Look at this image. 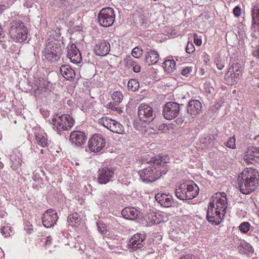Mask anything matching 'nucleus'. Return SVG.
Wrapping results in <instances>:
<instances>
[{"label": "nucleus", "mask_w": 259, "mask_h": 259, "mask_svg": "<svg viewBox=\"0 0 259 259\" xmlns=\"http://www.w3.org/2000/svg\"><path fill=\"white\" fill-rule=\"evenodd\" d=\"M169 158L158 156L150 160L148 158L142 159V163H149L151 166L144 168L138 172L140 179L144 182L151 183L157 181L167 171V163Z\"/></svg>", "instance_id": "f257e3e1"}, {"label": "nucleus", "mask_w": 259, "mask_h": 259, "mask_svg": "<svg viewBox=\"0 0 259 259\" xmlns=\"http://www.w3.org/2000/svg\"><path fill=\"white\" fill-rule=\"evenodd\" d=\"M258 177L259 174L256 169L248 168L244 170L238 178L240 192L248 194L254 191L258 186Z\"/></svg>", "instance_id": "f03ea898"}, {"label": "nucleus", "mask_w": 259, "mask_h": 259, "mask_svg": "<svg viewBox=\"0 0 259 259\" xmlns=\"http://www.w3.org/2000/svg\"><path fill=\"white\" fill-rule=\"evenodd\" d=\"M28 30L24 22L18 19L13 20L9 24V33L16 42H24L27 38Z\"/></svg>", "instance_id": "7ed1b4c3"}, {"label": "nucleus", "mask_w": 259, "mask_h": 259, "mask_svg": "<svg viewBox=\"0 0 259 259\" xmlns=\"http://www.w3.org/2000/svg\"><path fill=\"white\" fill-rule=\"evenodd\" d=\"M74 123L73 119L68 114L55 115L52 120L53 130L60 135L62 132L70 130Z\"/></svg>", "instance_id": "20e7f679"}, {"label": "nucleus", "mask_w": 259, "mask_h": 259, "mask_svg": "<svg viewBox=\"0 0 259 259\" xmlns=\"http://www.w3.org/2000/svg\"><path fill=\"white\" fill-rule=\"evenodd\" d=\"M198 192L199 188L196 184L183 183L176 189L175 194L179 199L184 200L195 198Z\"/></svg>", "instance_id": "39448f33"}, {"label": "nucleus", "mask_w": 259, "mask_h": 259, "mask_svg": "<svg viewBox=\"0 0 259 259\" xmlns=\"http://www.w3.org/2000/svg\"><path fill=\"white\" fill-rule=\"evenodd\" d=\"M42 53L45 59L51 62H56L61 57V46L56 41H49L47 44Z\"/></svg>", "instance_id": "423d86ee"}, {"label": "nucleus", "mask_w": 259, "mask_h": 259, "mask_svg": "<svg viewBox=\"0 0 259 259\" xmlns=\"http://www.w3.org/2000/svg\"><path fill=\"white\" fill-rule=\"evenodd\" d=\"M114 10L110 7L102 9L98 15V21L99 24L104 27L111 26L115 20Z\"/></svg>", "instance_id": "0eeeda50"}, {"label": "nucleus", "mask_w": 259, "mask_h": 259, "mask_svg": "<svg viewBox=\"0 0 259 259\" xmlns=\"http://www.w3.org/2000/svg\"><path fill=\"white\" fill-rule=\"evenodd\" d=\"M242 71V68L240 64L237 62L233 63L224 76L226 83L230 85L237 83Z\"/></svg>", "instance_id": "6e6552de"}, {"label": "nucleus", "mask_w": 259, "mask_h": 259, "mask_svg": "<svg viewBox=\"0 0 259 259\" xmlns=\"http://www.w3.org/2000/svg\"><path fill=\"white\" fill-rule=\"evenodd\" d=\"M214 202L213 201L209 202L208 205V209L206 213V219L208 222L212 225H219L225 216L224 213L222 214L219 209H214Z\"/></svg>", "instance_id": "1a4fd4ad"}, {"label": "nucleus", "mask_w": 259, "mask_h": 259, "mask_svg": "<svg viewBox=\"0 0 259 259\" xmlns=\"http://www.w3.org/2000/svg\"><path fill=\"white\" fill-rule=\"evenodd\" d=\"M138 116L140 120L144 122L152 121L155 118V112L153 108L145 104H141L138 107Z\"/></svg>", "instance_id": "9d476101"}, {"label": "nucleus", "mask_w": 259, "mask_h": 259, "mask_svg": "<svg viewBox=\"0 0 259 259\" xmlns=\"http://www.w3.org/2000/svg\"><path fill=\"white\" fill-rule=\"evenodd\" d=\"M180 105L175 102H167L163 109V115L164 117L170 120L176 117L180 111Z\"/></svg>", "instance_id": "9b49d317"}, {"label": "nucleus", "mask_w": 259, "mask_h": 259, "mask_svg": "<svg viewBox=\"0 0 259 259\" xmlns=\"http://www.w3.org/2000/svg\"><path fill=\"white\" fill-rule=\"evenodd\" d=\"M99 123L110 131L115 133L121 134H122L124 131L123 125L119 122L107 117L100 118L99 120Z\"/></svg>", "instance_id": "f8f14e48"}, {"label": "nucleus", "mask_w": 259, "mask_h": 259, "mask_svg": "<svg viewBox=\"0 0 259 259\" xmlns=\"http://www.w3.org/2000/svg\"><path fill=\"white\" fill-rule=\"evenodd\" d=\"M106 140L101 134H95L90 139L88 145L90 150L94 152H99L104 148Z\"/></svg>", "instance_id": "ddd939ff"}, {"label": "nucleus", "mask_w": 259, "mask_h": 259, "mask_svg": "<svg viewBox=\"0 0 259 259\" xmlns=\"http://www.w3.org/2000/svg\"><path fill=\"white\" fill-rule=\"evenodd\" d=\"M58 219L56 211L53 209H49L44 213L41 221L43 225L48 228L54 226Z\"/></svg>", "instance_id": "4468645a"}, {"label": "nucleus", "mask_w": 259, "mask_h": 259, "mask_svg": "<svg viewBox=\"0 0 259 259\" xmlns=\"http://www.w3.org/2000/svg\"><path fill=\"white\" fill-rule=\"evenodd\" d=\"M114 175V169L112 167H104L99 169L98 172V182L100 184H106L112 181Z\"/></svg>", "instance_id": "2eb2a0df"}, {"label": "nucleus", "mask_w": 259, "mask_h": 259, "mask_svg": "<svg viewBox=\"0 0 259 259\" xmlns=\"http://www.w3.org/2000/svg\"><path fill=\"white\" fill-rule=\"evenodd\" d=\"M202 103L198 100H191L187 106V115L189 117L194 118L202 113Z\"/></svg>", "instance_id": "dca6fc26"}, {"label": "nucleus", "mask_w": 259, "mask_h": 259, "mask_svg": "<svg viewBox=\"0 0 259 259\" xmlns=\"http://www.w3.org/2000/svg\"><path fill=\"white\" fill-rule=\"evenodd\" d=\"M67 56L74 64H79L82 61V57L79 50L74 44H69L67 47Z\"/></svg>", "instance_id": "f3484780"}, {"label": "nucleus", "mask_w": 259, "mask_h": 259, "mask_svg": "<svg viewBox=\"0 0 259 259\" xmlns=\"http://www.w3.org/2000/svg\"><path fill=\"white\" fill-rule=\"evenodd\" d=\"M87 139L85 134L82 132L73 131L70 136V141L74 145L80 146L84 144Z\"/></svg>", "instance_id": "a211bd4d"}, {"label": "nucleus", "mask_w": 259, "mask_h": 259, "mask_svg": "<svg viewBox=\"0 0 259 259\" xmlns=\"http://www.w3.org/2000/svg\"><path fill=\"white\" fill-rule=\"evenodd\" d=\"M110 50V44L106 40H102L97 44L94 51L96 55L104 56L107 55Z\"/></svg>", "instance_id": "6ab92c4d"}, {"label": "nucleus", "mask_w": 259, "mask_h": 259, "mask_svg": "<svg viewBox=\"0 0 259 259\" xmlns=\"http://www.w3.org/2000/svg\"><path fill=\"white\" fill-rule=\"evenodd\" d=\"M145 239L144 235L142 236L140 233H137L131 237V251L141 249L143 246L142 242Z\"/></svg>", "instance_id": "aec40b11"}, {"label": "nucleus", "mask_w": 259, "mask_h": 259, "mask_svg": "<svg viewBox=\"0 0 259 259\" xmlns=\"http://www.w3.org/2000/svg\"><path fill=\"white\" fill-rule=\"evenodd\" d=\"M216 198H219L217 200L215 203V209H219V210H222L225 213V211L227 208V199L226 194L224 193H217L215 194Z\"/></svg>", "instance_id": "412c9836"}, {"label": "nucleus", "mask_w": 259, "mask_h": 259, "mask_svg": "<svg viewBox=\"0 0 259 259\" xmlns=\"http://www.w3.org/2000/svg\"><path fill=\"white\" fill-rule=\"evenodd\" d=\"M60 72L62 76L67 80L72 79L75 75L74 70L68 65H62L60 68Z\"/></svg>", "instance_id": "4be33fe9"}, {"label": "nucleus", "mask_w": 259, "mask_h": 259, "mask_svg": "<svg viewBox=\"0 0 259 259\" xmlns=\"http://www.w3.org/2000/svg\"><path fill=\"white\" fill-rule=\"evenodd\" d=\"M10 159L12 162L11 167L14 169L18 168L22 162V154L17 150L14 151L13 154L10 155Z\"/></svg>", "instance_id": "5701e85b"}, {"label": "nucleus", "mask_w": 259, "mask_h": 259, "mask_svg": "<svg viewBox=\"0 0 259 259\" xmlns=\"http://www.w3.org/2000/svg\"><path fill=\"white\" fill-rule=\"evenodd\" d=\"M159 60L158 53L153 50L148 51L145 58V63L148 65L156 64Z\"/></svg>", "instance_id": "b1692460"}, {"label": "nucleus", "mask_w": 259, "mask_h": 259, "mask_svg": "<svg viewBox=\"0 0 259 259\" xmlns=\"http://www.w3.org/2000/svg\"><path fill=\"white\" fill-rule=\"evenodd\" d=\"M254 158H259V147H251L248 148L245 152V159L253 160Z\"/></svg>", "instance_id": "393cba45"}, {"label": "nucleus", "mask_w": 259, "mask_h": 259, "mask_svg": "<svg viewBox=\"0 0 259 259\" xmlns=\"http://www.w3.org/2000/svg\"><path fill=\"white\" fill-rule=\"evenodd\" d=\"M37 144L41 147H46L49 145L47 135L45 133H37L35 135Z\"/></svg>", "instance_id": "a878e982"}, {"label": "nucleus", "mask_w": 259, "mask_h": 259, "mask_svg": "<svg viewBox=\"0 0 259 259\" xmlns=\"http://www.w3.org/2000/svg\"><path fill=\"white\" fill-rule=\"evenodd\" d=\"M252 26L255 27L256 26L259 27V3L256 4L252 11Z\"/></svg>", "instance_id": "bb28decb"}, {"label": "nucleus", "mask_w": 259, "mask_h": 259, "mask_svg": "<svg viewBox=\"0 0 259 259\" xmlns=\"http://www.w3.org/2000/svg\"><path fill=\"white\" fill-rule=\"evenodd\" d=\"M80 219L77 213H74L69 215L67 218V221L70 225L73 227H76L79 225Z\"/></svg>", "instance_id": "cd10ccee"}, {"label": "nucleus", "mask_w": 259, "mask_h": 259, "mask_svg": "<svg viewBox=\"0 0 259 259\" xmlns=\"http://www.w3.org/2000/svg\"><path fill=\"white\" fill-rule=\"evenodd\" d=\"M163 66L165 71L171 73L175 69L176 62L173 59L167 60L163 62Z\"/></svg>", "instance_id": "c85d7f7f"}, {"label": "nucleus", "mask_w": 259, "mask_h": 259, "mask_svg": "<svg viewBox=\"0 0 259 259\" xmlns=\"http://www.w3.org/2000/svg\"><path fill=\"white\" fill-rule=\"evenodd\" d=\"M141 219V212L135 207H131V220L139 222Z\"/></svg>", "instance_id": "c756f323"}, {"label": "nucleus", "mask_w": 259, "mask_h": 259, "mask_svg": "<svg viewBox=\"0 0 259 259\" xmlns=\"http://www.w3.org/2000/svg\"><path fill=\"white\" fill-rule=\"evenodd\" d=\"M142 121L140 120H135L133 122V126L134 128L139 131L140 133H142L143 131H145V125H143V123L142 122Z\"/></svg>", "instance_id": "7c9ffc66"}, {"label": "nucleus", "mask_w": 259, "mask_h": 259, "mask_svg": "<svg viewBox=\"0 0 259 259\" xmlns=\"http://www.w3.org/2000/svg\"><path fill=\"white\" fill-rule=\"evenodd\" d=\"M111 98L114 102L119 104L122 100V95L120 92L115 91L112 94Z\"/></svg>", "instance_id": "2f4dec72"}, {"label": "nucleus", "mask_w": 259, "mask_h": 259, "mask_svg": "<svg viewBox=\"0 0 259 259\" xmlns=\"http://www.w3.org/2000/svg\"><path fill=\"white\" fill-rule=\"evenodd\" d=\"M240 251L243 252L244 253L247 254L248 253H252L253 252V249L252 247L249 244L245 243L240 247Z\"/></svg>", "instance_id": "473e14b6"}, {"label": "nucleus", "mask_w": 259, "mask_h": 259, "mask_svg": "<svg viewBox=\"0 0 259 259\" xmlns=\"http://www.w3.org/2000/svg\"><path fill=\"white\" fill-rule=\"evenodd\" d=\"M131 54L134 58H140L142 54V50L140 48L136 47L132 50Z\"/></svg>", "instance_id": "72a5a7b5"}, {"label": "nucleus", "mask_w": 259, "mask_h": 259, "mask_svg": "<svg viewBox=\"0 0 259 259\" xmlns=\"http://www.w3.org/2000/svg\"><path fill=\"white\" fill-rule=\"evenodd\" d=\"M167 196L166 195V197L164 198V201H162L161 205L162 206L168 207L172 206L174 203V200L171 196L169 197H167Z\"/></svg>", "instance_id": "f704fd0d"}, {"label": "nucleus", "mask_w": 259, "mask_h": 259, "mask_svg": "<svg viewBox=\"0 0 259 259\" xmlns=\"http://www.w3.org/2000/svg\"><path fill=\"white\" fill-rule=\"evenodd\" d=\"M235 138L234 137H230L228 141L225 142V145L228 148L234 149L236 148Z\"/></svg>", "instance_id": "c9c22d12"}, {"label": "nucleus", "mask_w": 259, "mask_h": 259, "mask_svg": "<svg viewBox=\"0 0 259 259\" xmlns=\"http://www.w3.org/2000/svg\"><path fill=\"white\" fill-rule=\"evenodd\" d=\"M250 224L247 222H243L242 223H241L239 228V229L240 230L243 232V233H247L249 229H250Z\"/></svg>", "instance_id": "e433bc0d"}, {"label": "nucleus", "mask_w": 259, "mask_h": 259, "mask_svg": "<svg viewBox=\"0 0 259 259\" xmlns=\"http://www.w3.org/2000/svg\"><path fill=\"white\" fill-rule=\"evenodd\" d=\"M10 232H12V230L10 227L7 226H3L1 228V233L5 237H7L10 235Z\"/></svg>", "instance_id": "4c0bfd02"}, {"label": "nucleus", "mask_w": 259, "mask_h": 259, "mask_svg": "<svg viewBox=\"0 0 259 259\" xmlns=\"http://www.w3.org/2000/svg\"><path fill=\"white\" fill-rule=\"evenodd\" d=\"M225 61V60L224 59H222L220 58H217L215 59V62L219 69L222 70L224 67Z\"/></svg>", "instance_id": "58836bf2"}, {"label": "nucleus", "mask_w": 259, "mask_h": 259, "mask_svg": "<svg viewBox=\"0 0 259 259\" xmlns=\"http://www.w3.org/2000/svg\"><path fill=\"white\" fill-rule=\"evenodd\" d=\"M131 90L137 91L139 88V82L136 79H131Z\"/></svg>", "instance_id": "ea45409f"}, {"label": "nucleus", "mask_w": 259, "mask_h": 259, "mask_svg": "<svg viewBox=\"0 0 259 259\" xmlns=\"http://www.w3.org/2000/svg\"><path fill=\"white\" fill-rule=\"evenodd\" d=\"M195 51V47L192 42H188L186 48V51L188 54H192Z\"/></svg>", "instance_id": "a19ab883"}, {"label": "nucleus", "mask_w": 259, "mask_h": 259, "mask_svg": "<svg viewBox=\"0 0 259 259\" xmlns=\"http://www.w3.org/2000/svg\"><path fill=\"white\" fill-rule=\"evenodd\" d=\"M165 194H157L155 195V199L157 202L161 204L162 201H164V198L166 197Z\"/></svg>", "instance_id": "79ce46f5"}, {"label": "nucleus", "mask_w": 259, "mask_h": 259, "mask_svg": "<svg viewBox=\"0 0 259 259\" xmlns=\"http://www.w3.org/2000/svg\"><path fill=\"white\" fill-rule=\"evenodd\" d=\"M128 210H130L129 207H126L123 209L121 211V214L122 217L126 219H130V214L128 213Z\"/></svg>", "instance_id": "37998d69"}, {"label": "nucleus", "mask_w": 259, "mask_h": 259, "mask_svg": "<svg viewBox=\"0 0 259 259\" xmlns=\"http://www.w3.org/2000/svg\"><path fill=\"white\" fill-rule=\"evenodd\" d=\"M5 38V33L4 31L3 26L0 23V43L4 41Z\"/></svg>", "instance_id": "c03bdc74"}, {"label": "nucleus", "mask_w": 259, "mask_h": 259, "mask_svg": "<svg viewBox=\"0 0 259 259\" xmlns=\"http://www.w3.org/2000/svg\"><path fill=\"white\" fill-rule=\"evenodd\" d=\"M194 38V42L197 46H199L202 44L201 39L198 37V35L197 33H194L193 34Z\"/></svg>", "instance_id": "a18cd8bd"}, {"label": "nucleus", "mask_w": 259, "mask_h": 259, "mask_svg": "<svg viewBox=\"0 0 259 259\" xmlns=\"http://www.w3.org/2000/svg\"><path fill=\"white\" fill-rule=\"evenodd\" d=\"M205 92H206V93H208L209 94H213L214 91V89L211 87H209L208 84H206L205 85Z\"/></svg>", "instance_id": "49530a36"}, {"label": "nucleus", "mask_w": 259, "mask_h": 259, "mask_svg": "<svg viewBox=\"0 0 259 259\" xmlns=\"http://www.w3.org/2000/svg\"><path fill=\"white\" fill-rule=\"evenodd\" d=\"M97 228L99 232L101 233L102 234H105V227L104 225L100 224L99 223H97Z\"/></svg>", "instance_id": "de8ad7c7"}, {"label": "nucleus", "mask_w": 259, "mask_h": 259, "mask_svg": "<svg viewBox=\"0 0 259 259\" xmlns=\"http://www.w3.org/2000/svg\"><path fill=\"white\" fill-rule=\"evenodd\" d=\"M252 55L259 59V44L255 48L252 52Z\"/></svg>", "instance_id": "09e8293b"}, {"label": "nucleus", "mask_w": 259, "mask_h": 259, "mask_svg": "<svg viewBox=\"0 0 259 259\" xmlns=\"http://www.w3.org/2000/svg\"><path fill=\"white\" fill-rule=\"evenodd\" d=\"M233 13L235 16L239 17L241 14V9L238 6L235 7L233 10Z\"/></svg>", "instance_id": "8fccbe9b"}, {"label": "nucleus", "mask_w": 259, "mask_h": 259, "mask_svg": "<svg viewBox=\"0 0 259 259\" xmlns=\"http://www.w3.org/2000/svg\"><path fill=\"white\" fill-rule=\"evenodd\" d=\"M118 104L113 101V102L109 103L108 106L109 108L112 109V110H117V108L116 106Z\"/></svg>", "instance_id": "3c124183"}, {"label": "nucleus", "mask_w": 259, "mask_h": 259, "mask_svg": "<svg viewBox=\"0 0 259 259\" xmlns=\"http://www.w3.org/2000/svg\"><path fill=\"white\" fill-rule=\"evenodd\" d=\"M190 70H192L191 68H189V67H187V68H184L182 70L181 74L183 75L186 76V75H188L190 73Z\"/></svg>", "instance_id": "603ef678"}, {"label": "nucleus", "mask_w": 259, "mask_h": 259, "mask_svg": "<svg viewBox=\"0 0 259 259\" xmlns=\"http://www.w3.org/2000/svg\"><path fill=\"white\" fill-rule=\"evenodd\" d=\"M167 129H168L167 125L164 123L160 124L158 127V130L159 131H164V130H166Z\"/></svg>", "instance_id": "864d4df0"}, {"label": "nucleus", "mask_w": 259, "mask_h": 259, "mask_svg": "<svg viewBox=\"0 0 259 259\" xmlns=\"http://www.w3.org/2000/svg\"><path fill=\"white\" fill-rule=\"evenodd\" d=\"M133 69L135 72L138 73L140 71L141 67L139 65H135L133 66Z\"/></svg>", "instance_id": "5fc2aeb1"}, {"label": "nucleus", "mask_w": 259, "mask_h": 259, "mask_svg": "<svg viewBox=\"0 0 259 259\" xmlns=\"http://www.w3.org/2000/svg\"><path fill=\"white\" fill-rule=\"evenodd\" d=\"M52 240V238L51 236H49L47 238L46 241V244L47 245H49L51 244V241Z\"/></svg>", "instance_id": "6e6d98bb"}, {"label": "nucleus", "mask_w": 259, "mask_h": 259, "mask_svg": "<svg viewBox=\"0 0 259 259\" xmlns=\"http://www.w3.org/2000/svg\"><path fill=\"white\" fill-rule=\"evenodd\" d=\"M180 259H195V258H194V256L188 255H185L183 257H182Z\"/></svg>", "instance_id": "4d7b16f0"}, {"label": "nucleus", "mask_w": 259, "mask_h": 259, "mask_svg": "<svg viewBox=\"0 0 259 259\" xmlns=\"http://www.w3.org/2000/svg\"><path fill=\"white\" fill-rule=\"evenodd\" d=\"M6 214H7V212L3 209H0V217L1 218H3Z\"/></svg>", "instance_id": "13d9d810"}, {"label": "nucleus", "mask_w": 259, "mask_h": 259, "mask_svg": "<svg viewBox=\"0 0 259 259\" xmlns=\"http://www.w3.org/2000/svg\"><path fill=\"white\" fill-rule=\"evenodd\" d=\"M125 179H126V180H124L123 178H122L121 180H119V181H121V183H122L123 184L128 185V184L130 183V182L127 181L125 178Z\"/></svg>", "instance_id": "bf43d9fd"}, {"label": "nucleus", "mask_w": 259, "mask_h": 259, "mask_svg": "<svg viewBox=\"0 0 259 259\" xmlns=\"http://www.w3.org/2000/svg\"><path fill=\"white\" fill-rule=\"evenodd\" d=\"M32 4L30 2H26L24 4V6L26 7L27 8H30L32 7Z\"/></svg>", "instance_id": "052dcab7"}, {"label": "nucleus", "mask_w": 259, "mask_h": 259, "mask_svg": "<svg viewBox=\"0 0 259 259\" xmlns=\"http://www.w3.org/2000/svg\"><path fill=\"white\" fill-rule=\"evenodd\" d=\"M64 2H65V0H60L59 3H57V4L59 6V7H61L63 5Z\"/></svg>", "instance_id": "680f3d73"}, {"label": "nucleus", "mask_w": 259, "mask_h": 259, "mask_svg": "<svg viewBox=\"0 0 259 259\" xmlns=\"http://www.w3.org/2000/svg\"><path fill=\"white\" fill-rule=\"evenodd\" d=\"M67 103L70 106H72L73 105V102L70 100H68L67 102Z\"/></svg>", "instance_id": "e2e57ef3"}, {"label": "nucleus", "mask_w": 259, "mask_h": 259, "mask_svg": "<svg viewBox=\"0 0 259 259\" xmlns=\"http://www.w3.org/2000/svg\"><path fill=\"white\" fill-rule=\"evenodd\" d=\"M4 253L3 251H0V259H4Z\"/></svg>", "instance_id": "0e129e2a"}, {"label": "nucleus", "mask_w": 259, "mask_h": 259, "mask_svg": "<svg viewBox=\"0 0 259 259\" xmlns=\"http://www.w3.org/2000/svg\"><path fill=\"white\" fill-rule=\"evenodd\" d=\"M4 10L3 6L0 5V15L2 14Z\"/></svg>", "instance_id": "69168bd1"}, {"label": "nucleus", "mask_w": 259, "mask_h": 259, "mask_svg": "<svg viewBox=\"0 0 259 259\" xmlns=\"http://www.w3.org/2000/svg\"><path fill=\"white\" fill-rule=\"evenodd\" d=\"M29 226H31V227L32 226L30 224V223L29 222H27L25 224V226L29 227Z\"/></svg>", "instance_id": "338daca9"}, {"label": "nucleus", "mask_w": 259, "mask_h": 259, "mask_svg": "<svg viewBox=\"0 0 259 259\" xmlns=\"http://www.w3.org/2000/svg\"><path fill=\"white\" fill-rule=\"evenodd\" d=\"M4 167V164L3 163L0 162V168H3Z\"/></svg>", "instance_id": "774afa93"}]
</instances>
